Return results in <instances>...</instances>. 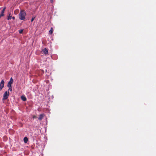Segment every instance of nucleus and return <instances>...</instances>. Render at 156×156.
I'll use <instances>...</instances> for the list:
<instances>
[{
	"mask_svg": "<svg viewBox=\"0 0 156 156\" xmlns=\"http://www.w3.org/2000/svg\"><path fill=\"white\" fill-rule=\"evenodd\" d=\"M26 12L23 10H21L19 14V18L20 20H24L25 19Z\"/></svg>",
	"mask_w": 156,
	"mask_h": 156,
	"instance_id": "nucleus-1",
	"label": "nucleus"
},
{
	"mask_svg": "<svg viewBox=\"0 0 156 156\" xmlns=\"http://www.w3.org/2000/svg\"><path fill=\"white\" fill-rule=\"evenodd\" d=\"M9 91H6L4 93L3 95V100H5L7 99L8 98V97L9 95Z\"/></svg>",
	"mask_w": 156,
	"mask_h": 156,
	"instance_id": "nucleus-2",
	"label": "nucleus"
},
{
	"mask_svg": "<svg viewBox=\"0 0 156 156\" xmlns=\"http://www.w3.org/2000/svg\"><path fill=\"white\" fill-rule=\"evenodd\" d=\"M4 80H2L0 84V90H1L4 86Z\"/></svg>",
	"mask_w": 156,
	"mask_h": 156,
	"instance_id": "nucleus-3",
	"label": "nucleus"
},
{
	"mask_svg": "<svg viewBox=\"0 0 156 156\" xmlns=\"http://www.w3.org/2000/svg\"><path fill=\"white\" fill-rule=\"evenodd\" d=\"M42 51L43 52V53L45 54H47L48 53V50L46 48H45L44 49L42 50Z\"/></svg>",
	"mask_w": 156,
	"mask_h": 156,
	"instance_id": "nucleus-4",
	"label": "nucleus"
},
{
	"mask_svg": "<svg viewBox=\"0 0 156 156\" xmlns=\"http://www.w3.org/2000/svg\"><path fill=\"white\" fill-rule=\"evenodd\" d=\"M44 117V114H41L39 115V117L38 118V119L40 120H41Z\"/></svg>",
	"mask_w": 156,
	"mask_h": 156,
	"instance_id": "nucleus-5",
	"label": "nucleus"
},
{
	"mask_svg": "<svg viewBox=\"0 0 156 156\" xmlns=\"http://www.w3.org/2000/svg\"><path fill=\"white\" fill-rule=\"evenodd\" d=\"M21 99L23 101H25L27 100L26 97L23 96H22L21 97Z\"/></svg>",
	"mask_w": 156,
	"mask_h": 156,
	"instance_id": "nucleus-6",
	"label": "nucleus"
},
{
	"mask_svg": "<svg viewBox=\"0 0 156 156\" xmlns=\"http://www.w3.org/2000/svg\"><path fill=\"white\" fill-rule=\"evenodd\" d=\"M23 140L25 143H27L28 141V138L26 137H24L23 138Z\"/></svg>",
	"mask_w": 156,
	"mask_h": 156,
	"instance_id": "nucleus-7",
	"label": "nucleus"
},
{
	"mask_svg": "<svg viewBox=\"0 0 156 156\" xmlns=\"http://www.w3.org/2000/svg\"><path fill=\"white\" fill-rule=\"evenodd\" d=\"M13 80L12 79V78L11 77L10 78V81L9 82H10L12 84L13 83Z\"/></svg>",
	"mask_w": 156,
	"mask_h": 156,
	"instance_id": "nucleus-8",
	"label": "nucleus"
},
{
	"mask_svg": "<svg viewBox=\"0 0 156 156\" xmlns=\"http://www.w3.org/2000/svg\"><path fill=\"white\" fill-rule=\"evenodd\" d=\"M12 84L10 83V82H8L7 84V86L8 87H12L11 84Z\"/></svg>",
	"mask_w": 156,
	"mask_h": 156,
	"instance_id": "nucleus-9",
	"label": "nucleus"
},
{
	"mask_svg": "<svg viewBox=\"0 0 156 156\" xmlns=\"http://www.w3.org/2000/svg\"><path fill=\"white\" fill-rule=\"evenodd\" d=\"M5 9V8L2 9V12H1V14H4Z\"/></svg>",
	"mask_w": 156,
	"mask_h": 156,
	"instance_id": "nucleus-10",
	"label": "nucleus"
},
{
	"mask_svg": "<svg viewBox=\"0 0 156 156\" xmlns=\"http://www.w3.org/2000/svg\"><path fill=\"white\" fill-rule=\"evenodd\" d=\"M12 16H10V14H9V16L8 17V20H10Z\"/></svg>",
	"mask_w": 156,
	"mask_h": 156,
	"instance_id": "nucleus-11",
	"label": "nucleus"
},
{
	"mask_svg": "<svg viewBox=\"0 0 156 156\" xmlns=\"http://www.w3.org/2000/svg\"><path fill=\"white\" fill-rule=\"evenodd\" d=\"M23 30H19V33L20 34L22 33L23 32Z\"/></svg>",
	"mask_w": 156,
	"mask_h": 156,
	"instance_id": "nucleus-12",
	"label": "nucleus"
},
{
	"mask_svg": "<svg viewBox=\"0 0 156 156\" xmlns=\"http://www.w3.org/2000/svg\"><path fill=\"white\" fill-rule=\"evenodd\" d=\"M35 18V17H33L31 19V22H32L34 20Z\"/></svg>",
	"mask_w": 156,
	"mask_h": 156,
	"instance_id": "nucleus-13",
	"label": "nucleus"
},
{
	"mask_svg": "<svg viewBox=\"0 0 156 156\" xmlns=\"http://www.w3.org/2000/svg\"><path fill=\"white\" fill-rule=\"evenodd\" d=\"M4 16V14H2L1 13L0 14V18L2 16Z\"/></svg>",
	"mask_w": 156,
	"mask_h": 156,
	"instance_id": "nucleus-14",
	"label": "nucleus"
},
{
	"mask_svg": "<svg viewBox=\"0 0 156 156\" xmlns=\"http://www.w3.org/2000/svg\"><path fill=\"white\" fill-rule=\"evenodd\" d=\"M9 87V90L10 91H12V87Z\"/></svg>",
	"mask_w": 156,
	"mask_h": 156,
	"instance_id": "nucleus-15",
	"label": "nucleus"
},
{
	"mask_svg": "<svg viewBox=\"0 0 156 156\" xmlns=\"http://www.w3.org/2000/svg\"><path fill=\"white\" fill-rule=\"evenodd\" d=\"M12 19L13 20H14L15 19V17L13 16L12 17Z\"/></svg>",
	"mask_w": 156,
	"mask_h": 156,
	"instance_id": "nucleus-16",
	"label": "nucleus"
}]
</instances>
